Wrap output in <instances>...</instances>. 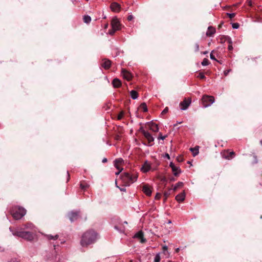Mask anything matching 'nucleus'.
I'll return each instance as SVG.
<instances>
[{
  "mask_svg": "<svg viewBox=\"0 0 262 262\" xmlns=\"http://www.w3.org/2000/svg\"><path fill=\"white\" fill-rule=\"evenodd\" d=\"M26 228H30V229H33L34 228V225L32 223H27L25 225Z\"/></svg>",
  "mask_w": 262,
  "mask_h": 262,
  "instance_id": "obj_31",
  "label": "nucleus"
},
{
  "mask_svg": "<svg viewBox=\"0 0 262 262\" xmlns=\"http://www.w3.org/2000/svg\"><path fill=\"white\" fill-rule=\"evenodd\" d=\"M197 77L201 79H204L205 78L204 74L202 73H200Z\"/></svg>",
  "mask_w": 262,
  "mask_h": 262,
  "instance_id": "obj_35",
  "label": "nucleus"
},
{
  "mask_svg": "<svg viewBox=\"0 0 262 262\" xmlns=\"http://www.w3.org/2000/svg\"><path fill=\"white\" fill-rule=\"evenodd\" d=\"M123 162V159L121 158H119L117 159H116L114 161V166L117 169H119V165L121 164Z\"/></svg>",
  "mask_w": 262,
  "mask_h": 262,
  "instance_id": "obj_20",
  "label": "nucleus"
},
{
  "mask_svg": "<svg viewBox=\"0 0 262 262\" xmlns=\"http://www.w3.org/2000/svg\"><path fill=\"white\" fill-rule=\"evenodd\" d=\"M130 95L133 99H136L138 97L137 92L135 90H132L130 92Z\"/></svg>",
  "mask_w": 262,
  "mask_h": 262,
  "instance_id": "obj_24",
  "label": "nucleus"
},
{
  "mask_svg": "<svg viewBox=\"0 0 262 262\" xmlns=\"http://www.w3.org/2000/svg\"><path fill=\"white\" fill-rule=\"evenodd\" d=\"M11 213L15 219L19 220L26 214V210L22 207H15L11 211Z\"/></svg>",
  "mask_w": 262,
  "mask_h": 262,
  "instance_id": "obj_4",
  "label": "nucleus"
},
{
  "mask_svg": "<svg viewBox=\"0 0 262 262\" xmlns=\"http://www.w3.org/2000/svg\"><path fill=\"white\" fill-rule=\"evenodd\" d=\"M185 199V192L184 191L178 194L176 196V200L179 202H183Z\"/></svg>",
  "mask_w": 262,
  "mask_h": 262,
  "instance_id": "obj_15",
  "label": "nucleus"
},
{
  "mask_svg": "<svg viewBox=\"0 0 262 262\" xmlns=\"http://www.w3.org/2000/svg\"><path fill=\"white\" fill-rule=\"evenodd\" d=\"M107 162V159L106 158L103 159V160H102V162L103 163H105V162Z\"/></svg>",
  "mask_w": 262,
  "mask_h": 262,
  "instance_id": "obj_48",
  "label": "nucleus"
},
{
  "mask_svg": "<svg viewBox=\"0 0 262 262\" xmlns=\"http://www.w3.org/2000/svg\"><path fill=\"white\" fill-rule=\"evenodd\" d=\"M247 3L249 6L252 5V2L250 0H247Z\"/></svg>",
  "mask_w": 262,
  "mask_h": 262,
  "instance_id": "obj_46",
  "label": "nucleus"
},
{
  "mask_svg": "<svg viewBox=\"0 0 262 262\" xmlns=\"http://www.w3.org/2000/svg\"><path fill=\"white\" fill-rule=\"evenodd\" d=\"M199 147L198 146H196L194 148H191L190 149L191 151L192 152V155L194 157H195L199 154Z\"/></svg>",
  "mask_w": 262,
  "mask_h": 262,
  "instance_id": "obj_23",
  "label": "nucleus"
},
{
  "mask_svg": "<svg viewBox=\"0 0 262 262\" xmlns=\"http://www.w3.org/2000/svg\"><path fill=\"white\" fill-rule=\"evenodd\" d=\"M124 224H127V222H126V221H125V222H124Z\"/></svg>",
  "mask_w": 262,
  "mask_h": 262,
  "instance_id": "obj_58",
  "label": "nucleus"
},
{
  "mask_svg": "<svg viewBox=\"0 0 262 262\" xmlns=\"http://www.w3.org/2000/svg\"><path fill=\"white\" fill-rule=\"evenodd\" d=\"M115 228L116 230H118V227H117V226H115Z\"/></svg>",
  "mask_w": 262,
  "mask_h": 262,
  "instance_id": "obj_56",
  "label": "nucleus"
},
{
  "mask_svg": "<svg viewBox=\"0 0 262 262\" xmlns=\"http://www.w3.org/2000/svg\"><path fill=\"white\" fill-rule=\"evenodd\" d=\"M202 103L204 107L210 106L214 102V98L211 96H204L202 99Z\"/></svg>",
  "mask_w": 262,
  "mask_h": 262,
  "instance_id": "obj_5",
  "label": "nucleus"
},
{
  "mask_svg": "<svg viewBox=\"0 0 262 262\" xmlns=\"http://www.w3.org/2000/svg\"><path fill=\"white\" fill-rule=\"evenodd\" d=\"M230 71V70H228L224 71L225 75L227 76L228 74V73H229Z\"/></svg>",
  "mask_w": 262,
  "mask_h": 262,
  "instance_id": "obj_44",
  "label": "nucleus"
},
{
  "mask_svg": "<svg viewBox=\"0 0 262 262\" xmlns=\"http://www.w3.org/2000/svg\"><path fill=\"white\" fill-rule=\"evenodd\" d=\"M210 57L212 60H216V58H215L214 56L213 55L212 53H210Z\"/></svg>",
  "mask_w": 262,
  "mask_h": 262,
  "instance_id": "obj_41",
  "label": "nucleus"
},
{
  "mask_svg": "<svg viewBox=\"0 0 262 262\" xmlns=\"http://www.w3.org/2000/svg\"><path fill=\"white\" fill-rule=\"evenodd\" d=\"M227 15L230 18H232L233 17H234L235 16V13H227Z\"/></svg>",
  "mask_w": 262,
  "mask_h": 262,
  "instance_id": "obj_37",
  "label": "nucleus"
},
{
  "mask_svg": "<svg viewBox=\"0 0 262 262\" xmlns=\"http://www.w3.org/2000/svg\"><path fill=\"white\" fill-rule=\"evenodd\" d=\"M191 102V101L190 99H185L182 102H181L180 103V105L181 106V110L184 111V110H186V109H187V108L190 104Z\"/></svg>",
  "mask_w": 262,
  "mask_h": 262,
  "instance_id": "obj_7",
  "label": "nucleus"
},
{
  "mask_svg": "<svg viewBox=\"0 0 262 262\" xmlns=\"http://www.w3.org/2000/svg\"><path fill=\"white\" fill-rule=\"evenodd\" d=\"M199 45H198V43H195V52H198L199 51Z\"/></svg>",
  "mask_w": 262,
  "mask_h": 262,
  "instance_id": "obj_40",
  "label": "nucleus"
},
{
  "mask_svg": "<svg viewBox=\"0 0 262 262\" xmlns=\"http://www.w3.org/2000/svg\"><path fill=\"white\" fill-rule=\"evenodd\" d=\"M120 190H121V191H125V189H121V188H120Z\"/></svg>",
  "mask_w": 262,
  "mask_h": 262,
  "instance_id": "obj_55",
  "label": "nucleus"
},
{
  "mask_svg": "<svg viewBox=\"0 0 262 262\" xmlns=\"http://www.w3.org/2000/svg\"><path fill=\"white\" fill-rule=\"evenodd\" d=\"M117 30H115V29H112L111 30H110L109 31V34L111 35H113L115 33V32Z\"/></svg>",
  "mask_w": 262,
  "mask_h": 262,
  "instance_id": "obj_38",
  "label": "nucleus"
},
{
  "mask_svg": "<svg viewBox=\"0 0 262 262\" xmlns=\"http://www.w3.org/2000/svg\"><path fill=\"white\" fill-rule=\"evenodd\" d=\"M67 174H68V179H69V177H70V175L69 174V172L68 171H67Z\"/></svg>",
  "mask_w": 262,
  "mask_h": 262,
  "instance_id": "obj_54",
  "label": "nucleus"
},
{
  "mask_svg": "<svg viewBox=\"0 0 262 262\" xmlns=\"http://www.w3.org/2000/svg\"><path fill=\"white\" fill-rule=\"evenodd\" d=\"M168 224H170V223H171V221H169L168 222Z\"/></svg>",
  "mask_w": 262,
  "mask_h": 262,
  "instance_id": "obj_57",
  "label": "nucleus"
},
{
  "mask_svg": "<svg viewBox=\"0 0 262 262\" xmlns=\"http://www.w3.org/2000/svg\"><path fill=\"white\" fill-rule=\"evenodd\" d=\"M123 115H124V113L123 112H121L120 113V114L118 115V120H121L123 117Z\"/></svg>",
  "mask_w": 262,
  "mask_h": 262,
  "instance_id": "obj_33",
  "label": "nucleus"
},
{
  "mask_svg": "<svg viewBox=\"0 0 262 262\" xmlns=\"http://www.w3.org/2000/svg\"><path fill=\"white\" fill-rule=\"evenodd\" d=\"M228 49L229 50H231L232 49H233V47L232 46H228Z\"/></svg>",
  "mask_w": 262,
  "mask_h": 262,
  "instance_id": "obj_49",
  "label": "nucleus"
},
{
  "mask_svg": "<svg viewBox=\"0 0 262 262\" xmlns=\"http://www.w3.org/2000/svg\"><path fill=\"white\" fill-rule=\"evenodd\" d=\"M138 176L136 173L130 174L125 172L121 176V179L126 185L129 186L130 184L136 182Z\"/></svg>",
  "mask_w": 262,
  "mask_h": 262,
  "instance_id": "obj_3",
  "label": "nucleus"
},
{
  "mask_svg": "<svg viewBox=\"0 0 262 262\" xmlns=\"http://www.w3.org/2000/svg\"><path fill=\"white\" fill-rule=\"evenodd\" d=\"M45 236L48 240H56L59 236L58 234H56L55 235H52L51 234H46Z\"/></svg>",
  "mask_w": 262,
  "mask_h": 262,
  "instance_id": "obj_22",
  "label": "nucleus"
},
{
  "mask_svg": "<svg viewBox=\"0 0 262 262\" xmlns=\"http://www.w3.org/2000/svg\"><path fill=\"white\" fill-rule=\"evenodd\" d=\"M10 231L12 232V234L14 236H18L20 237H21L23 238H24L25 239H26L29 241H31L33 240L34 239V235L33 234L30 232H27V231H19V230H13L12 228H9Z\"/></svg>",
  "mask_w": 262,
  "mask_h": 262,
  "instance_id": "obj_2",
  "label": "nucleus"
},
{
  "mask_svg": "<svg viewBox=\"0 0 262 262\" xmlns=\"http://www.w3.org/2000/svg\"><path fill=\"white\" fill-rule=\"evenodd\" d=\"M165 157H167L168 159L170 158V157L168 154H166Z\"/></svg>",
  "mask_w": 262,
  "mask_h": 262,
  "instance_id": "obj_51",
  "label": "nucleus"
},
{
  "mask_svg": "<svg viewBox=\"0 0 262 262\" xmlns=\"http://www.w3.org/2000/svg\"><path fill=\"white\" fill-rule=\"evenodd\" d=\"M129 262H133L132 261H130Z\"/></svg>",
  "mask_w": 262,
  "mask_h": 262,
  "instance_id": "obj_62",
  "label": "nucleus"
},
{
  "mask_svg": "<svg viewBox=\"0 0 262 262\" xmlns=\"http://www.w3.org/2000/svg\"><path fill=\"white\" fill-rule=\"evenodd\" d=\"M160 254H157L155 257L154 262H160Z\"/></svg>",
  "mask_w": 262,
  "mask_h": 262,
  "instance_id": "obj_30",
  "label": "nucleus"
},
{
  "mask_svg": "<svg viewBox=\"0 0 262 262\" xmlns=\"http://www.w3.org/2000/svg\"><path fill=\"white\" fill-rule=\"evenodd\" d=\"M163 252L164 254H165V255L167 254L168 255H169V253L168 252V248L166 246H164L163 247Z\"/></svg>",
  "mask_w": 262,
  "mask_h": 262,
  "instance_id": "obj_29",
  "label": "nucleus"
},
{
  "mask_svg": "<svg viewBox=\"0 0 262 262\" xmlns=\"http://www.w3.org/2000/svg\"><path fill=\"white\" fill-rule=\"evenodd\" d=\"M180 251V248H178L176 249V252H178L179 251Z\"/></svg>",
  "mask_w": 262,
  "mask_h": 262,
  "instance_id": "obj_52",
  "label": "nucleus"
},
{
  "mask_svg": "<svg viewBox=\"0 0 262 262\" xmlns=\"http://www.w3.org/2000/svg\"><path fill=\"white\" fill-rule=\"evenodd\" d=\"M112 28L116 30H119L120 29V24L118 19L116 18H114L112 19L111 22Z\"/></svg>",
  "mask_w": 262,
  "mask_h": 262,
  "instance_id": "obj_8",
  "label": "nucleus"
},
{
  "mask_svg": "<svg viewBox=\"0 0 262 262\" xmlns=\"http://www.w3.org/2000/svg\"><path fill=\"white\" fill-rule=\"evenodd\" d=\"M260 144L262 145V140L260 141Z\"/></svg>",
  "mask_w": 262,
  "mask_h": 262,
  "instance_id": "obj_59",
  "label": "nucleus"
},
{
  "mask_svg": "<svg viewBox=\"0 0 262 262\" xmlns=\"http://www.w3.org/2000/svg\"><path fill=\"white\" fill-rule=\"evenodd\" d=\"M209 64V61L207 58H204L202 62V65L203 66H206L208 65Z\"/></svg>",
  "mask_w": 262,
  "mask_h": 262,
  "instance_id": "obj_28",
  "label": "nucleus"
},
{
  "mask_svg": "<svg viewBox=\"0 0 262 262\" xmlns=\"http://www.w3.org/2000/svg\"><path fill=\"white\" fill-rule=\"evenodd\" d=\"M143 135L148 141L149 146H151L152 145V143L154 141V138L147 131H143Z\"/></svg>",
  "mask_w": 262,
  "mask_h": 262,
  "instance_id": "obj_6",
  "label": "nucleus"
},
{
  "mask_svg": "<svg viewBox=\"0 0 262 262\" xmlns=\"http://www.w3.org/2000/svg\"><path fill=\"white\" fill-rule=\"evenodd\" d=\"M10 262H19V261H18L17 260L15 259V260H12Z\"/></svg>",
  "mask_w": 262,
  "mask_h": 262,
  "instance_id": "obj_53",
  "label": "nucleus"
},
{
  "mask_svg": "<svg viewBox=\"0 0 262 262\" xmlns=\"http://www.w3.org/2000/svg\"><path fill=\"white\" fill-rule=\"evenodd\" d=\"M122 75L125 79L128 81L130 80L132 78L131 74L124 69L122 70Z\"/></svg>",
  "mask_w": 262,
  "mask_h": 262,
  "instance_id": "obj_14",
  "label": "nucleus"
},
{
  "mask_svg": "<svg viewBox=\"0 0 262 262\" xmlns=\"http://www.w3.org/2000/svg\"><path fill=\"white\" fill-rule=\"evenodd\" d=\"M118 170H119V171L115 173L116 175H118L121 172V171L123 170V168H120L119 167V169Z\"/></svg>",
  "mask_w": 262,
  "mask_h": 262,
  "instance_id": "obj_43",
  "label": "nucleus"
},
{
  "mask_svg": "<svg viewBox=\"0 0 262 262\" xmlns=\"http://www.w3.org/2000/svg\"><path fill=\"white\" fill-rule=\"evenodd\" d=\"M160 194H159V193H157V194H156V196H155V198H156V199H160Z\"/></svg>",
  "mask_w": 262,
  "mask_h": 262,
  "instance_id": "obj_45",
  "label": "nucleus"
},
{
  "mask_svg": "<svg viewBox=\"0 0 262 262\" xmlns=\"http://www.w3.org/2000/svg\"><path fill=\"white\" fill-rule=\"evenodd\" d=\"M79 216V212H71L69 214V217L70 221L72 222L76 220Z\"/></svg>",
  "mask_w": 262,
  "mask_h": 262,
  "instance_id": "obj_12",
  "label": "nucleus"
},
{
  "mask_svg": "<svg viewBox=\"0 0 262 262\" xmlns=\"http://www.w3.org/2000/svg\"><path fill=\"white\" fill-rule=\"evenodd\" d=\"M169 166L171 168L173 172V174L175 176H178L181 172V171L180 169V168L179 167H176L172 162H171L170 163Z\"/></svg>",
  "mask_w": 262,
  "mask_h": 262,
  "instance_id": "obj_10",
  "label": "nucleus"
},
{
  "mask_svg": "<svg viewBox=\"0 0 262 262\" xmlns=\"http://www.w3.org/2000/svg\"><path fill=\"white\" fill-rule=\"evenodd\" d=\"M89 185L88 184L84 185L82 183L80 184V187L82 189H85L86 188L89 187Z\"/></svg>",
  "mask_w": 262,
  "mask_h": 262,
  "instance_id": "obj_32",
  "label": "nucleus"
},
{
  "mask_svg": "<svg viewBox=\"0 0 262 262\" xmlns=\"http://www.w3.org/2000/svg\"><path fill=\"white\" fill-rule=\"evenodd\" d=\"M83 21L86 24H89L91 21V18L89 15H85L83 16Z\"/></svg>",
  "mask_w": 262,
  "mask_h": 262,
  "instance_id": "obj_25",
  "label": "nucleus"
},
{
  "mask_svg": "<svg viewBox=\"0 0 262 262\" xmlns=\"http://www.w3.org/2000/svg\"><path fill=\"white\" fill-rule=\"evenodd\" d=\"M139 130L143 134V131H145L142 127H140Z\"/></svg>",
  "mask_w": 262,
  "mask_h": 262,
  "instance_id": "obj_47",
  "label": "nucleus"
},
{
  "mask_svg": "<svg viewBox=\"0 0 262 262\" xmlns=\"http://www.w3.org/2000/svg\"><path fill=\"white\" fill-rule=\"evenodd\" d=\"M111 9L113 11L118 12L120 10V5L117 3H113L111 5Z\"/></svg>",
  "mask_w": 262,
  "mask_h": 262,
  "instance_id": "obj_18",
  "label": "nucleus"
},
{
  "mask_svg": "<svg viewBox=\"0 0 262 262\" xmlns=\"http://www.w3.org/2000/svg\"><path fill=\"white\" fill-rule=\"evenodd\" d=\"M111 65V61L110 60L104 59L101 64L102 67L105 69H108L110 68Z\"/></svg>",
  "mask_w": 262,
  "mask_h": 262,
  "instance_id": "obj_16",
  "label": "nucleus"
},
{
  "mask_svg": "<svg viewBox=\"0 0 262 262\" xmlns=\"http://www.w3.org/2000/svg\"><path fill=\"white\" fill-rule=\"evenodd\" d=\"M215 29L213 27L210 26L208 28V30L206 32V35L207 36H211L212 35H213L215 33Z\"/></svg>",
  "mask_w": 262,
  "mask_h": 262,
  "instance_id": "obj_19",
  "label": "nucleus"
},
{
  "mask_svg": "<svg viewBox=\"0 0 262 262\" xmlns=\"http://www.w3.org/2000/svg\"><path fill=\"white\" fill-rule=\"evenodd\" d=\"M150 169V165L147 161L144 162L143 165L141 167V170L143 172H147Z\"/></svg>",
  "mask_w": 262,
  "mask_h": 262,
  "instance_id": "obj_13",
  "label": "nucleus"
},
{
  "mask_svg": "<svg viewBox=\"0 0 262 262\" xmlns=\"http://www.w3.org/2000/svg\"><path fill=\"white\" fill-rule=\"evenodd\" d=\"M112 84L115 88H118L121 85V82L119 79L115 78L112 82Z\"/></svg>",
  "mask_w": 262,
  "mask_h": 262,
  "instance_id": "obj_21",
  "label": "nucleus"
},
{
  "mask_svg": "<svg viewBox=\"0 0 262 262\" xmlns=\"http://www.w3.org/2000/svg\"><path fill=\"white\" fill-rule=\"evenodd\" d=\"M232 26L233 29H238L239 25L238 23H233L232 24Z\"/></svg>",
  "mask_w": 262,
  "mask_h": 262,
  "instance_id": "obj_34",
  "label": "nucleus"
},
{
  "mask_svg": "<svg viewBox=\"0 0 262 262\" xmlns=\"http://www.w3.org/2000/svg\"><path fill=\"white\" fill-rule=\"evenodd\" d=\"M133 18L134 16L132 15H130L128 16L127 19L130 21L132 20L133 19Z\"/></svg>",
  "mask_w": 262,
  "mask_h": 262,
  "instance_id": "obj_42",
  "label": "nucleus"
},
{
  "mask_svg": "<svg viewBox=\"0 0 262 262\" xmlns=\"http://www.w3.org/2000/svg\"><path fill=\"white\" fill-rule=\"evenodd\" d=\"M54 249H55L56 245H54Z\"/></svg>",
  "mask_w": 262,
  "mask_h": 262,
  "instance_id": "obj_60",
  "label": "nucleus"
},
{
  "mask_svg": "<svg viewBox=\"0 0 262 262\" xmlns=\"http://www.w3.org/2000/svg\"><path fill=\"white\" fill-rule=\"evenodd\" d=\"M148 128L154 132H158L159 131V127L157 124L153 122H148L147 123Z\"/></svg>",
  "mask_w": 262,
  "mask_h": 262,
  "instance_id": "obj_9",
  "label": "nucleus"
},
{
  "mask_svg": "<svg viewBox=\"0 0 262 262\" xmlns=\"http://www.w3.org/2000/svg\"><path fill=\"white\" fill-rule=\"evenodd\" d=\"M234 155V152L233 151H231L230 152V156H232Z\"/></svg>",
  "mask_w": 262,
  "mask_h": 262,
  "instance_id": "obj_50",
  "label": "nucleus"
},
{
  "mask_svg": "<svg viewBox=\"0 0 262 262\" xmlns=\"http://www.w3.org/2000/svg\"><path fill=\"white\" fill-rule=\"evenodd\" d=\"M97 239V234L94 230L85 232L82 236L81 245L82 246H87L95 243Z\"/></svg>",
  "mask_w": 262,
  "mask_h": 262,
  "instance_id": "obj_1",
  "label": "nucleus"
},
{
  "mask_svg": "<svg viewBox=\"0 0 262 262\" xmlns=\"http://www.w3.org/2000/svg\"><path fill=\"white\" fill-rule=\"evenodd\" d=\"M142 190L144 193L148 196H150L152 192L150 188L147 185H144L143 186Z\"/></svg>",
  "mask_w": 262,
  "mask_h": 262,
  "instance_id": "obj_17",
  "label": "nucleus"
},
{
  "mask_svg": "<svg viewBox=\"0 0 262 262\" xmlns=\"http://www.w3.org/2000/svg\"><path fill=\"white\" fill-rule=\"evenodd\" d=\"M143 235V232L142 231H140L135 234L134 237L140 239V242L144 243L146 242V239L144 238Z\"/></svg>",
  "mask_w": 262,
  "mask_h": 262,
  "instance_id": "obj_11",
  "label": "nucleus"
},
{
  "mask_svg": "<svg viewBox=\"0 0 262 262\" xmlns=\"http://www.w3.org/2000/svg\"><path fill=\"white\" fill-rule=\"evenodd\" d=\"M168 111V108L167 107H166L164 110L162 112V114H166V113H167Z\"/></svg>",
  "mask_w": 262,
  "mask_h": 262,
  "instance_id": "obj_39",
  "label": "nucleus"
},
{
  "mask_svg": "<svg viewBox=\"0 0 262 262\" xmlns=\"http://www.w3.org/2000/svg\"><path fill=\"white\" fill-rule=\"evenodd\" d=\"M166 137H167V136H162L161 133H160L159 136L158 138V139L164 140L166 138Z\"/></svg>",
  "mask_w": 262,
  "mask_h": 262,
  "instance_id": "obj_36",
  "label": "nucleus"
},
{
  "mask_svg": "<svg viewBox=\"0 0 262 262\" xmlns=\"http://www.w3.org/2000/svg\"><path fill=\"white\" fill-rule=\"evenodd\" d=\"M187 163L190 164V162L189 161H188Z\"/></svg>",
  "mask_w": 262,
  "mask_h": 262,
  "instance_id": "obj_61",
  "label": "nucleus"
},
{
  "mask_svg": "<svg viewBox=\"0 0 262 262\" xmlns=\"http://www.w3.org/2000/svg\"><path fill=\"white\" fill-rule=\"evenodd\" d=\"M140 107L141 109L143 110V112H146L147 111V107L146 104L145 103H142L141 104Z\"/></svg>",
  "mask_w": 262,
  "mask_h": 262,
  "instance_id": "obj_26",
  "label": "nucleus"
},
{
  "mask_svg": "<svg viewBox=\"0 0 262 262\" xmlns=\"http://www.w3.org/2000/svg\"><path fill=\"white\" fill-rule=\"evenodd\" d=\"M183 185V183L181 182H179L177 183L174 187H173V190H176L178 188L182 187Z\"/></svg>",
  "mask_w": 262,
  "mask_h": 262,
  "instance_id": "obj_27",
  "label": "nucleus"
}]
</instances>
